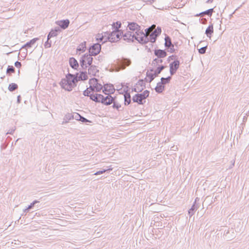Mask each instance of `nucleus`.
Here are the masks:
<instances>
[{"instance_id":"nucleus-1","label":"nucleus","mask_w":249,"mask_h":249,"mask_svg":"<svg viewBox=\"0 0 249 249\" xmlns=\"http://www.w3.org/2000/svg\"><path fill=\"white\" fill-rule=\"evenodd\" d=\"M77 83L75 75L69 73L66 75L65 78L61 79L59 84L62 89L71 91L76 86Z\"/></svg>"},{"instance_id":"nucleus-2","label":"nucleus","mask_w":249,"mask_h":249,"mask_svg":"<svg viewBox=\"0 0 249 249\" xmlns=\"http://www.w3.org/2000/svg\"><path fill=\"white\" fill-rule=\"evenodd\" d=\"M123 31H114L112 32H106L105 33V36L99 38L100 41L103 42L106 41L104 40V37H107L106 39L111 42H116L122 38Z\"/></svg>"},{"instance_id":"nucleus-3","label":"nucleus","mask_w":249,"mask_h":249,"mask_svg":"<svg viewBox=\"0 0 249 249\" xmlns=\"http://www.w3.org/2000/svg\"><path fill=\"white\" fill-rule=\"evenodd\" d=\"M93 55L88 53L83 54L79 60L80 65L83 70H86L88 66L92 65Z\"/></svg>"},{"instance_id":"nucleus-4","label":"nucleus","mask_w":249,"mask_h":249,"mask_svg":"<svg viewBox=\"0 0 249 249\" xmlns=\"http://www.w3.org/2000/svg\"><path fill=\"white\" fill-rule=\"evenodd\" d=\"M149 91L148 90H144L142 93H137L132 97V101L134 103H137L139 105H143L145 102H143L147 98L149 95Z\"/></svg>"},{"instance_id":"nucleus-5","label":"nucleus","mask_w":249,"mask_h":249,"mask_svg":"<svg viewBox=\"0 0 249 249\" xmlns=\"http://www.w3.org/2000/svg\"><path fill=\"white\" fill-rule=\"evenodd\" d=\"M131 63V60L129 59L123 58L121 59H117L116 62L117 66V71H119L121 70L125 69L127 66H128L130 65Z\"/></svg>"},{"instance_id":"nucleus-6","label":"nucleus","mask_w":249,"mask_h":249,"mask_svg":"<svg viewBox=\"0 0 249 249\" xmlns=\"http://www.w3.org/2000/svg\"><path fill=\"white\" fill-rule=\"evenodd\" d=\"M161 29L160 27L152 31L148 36V42L154 43L157 40V37L161 34Z\"/></svg>"},{"instance_id":"nucleus-7","label":"nucleus","mask_w":249,"mask_h":249,"mask_svg":"<svg viewBox=\"0 0 249 249\" xmlns=\"http://www.w3.org/2000/svg\"><path fill=\"white\" fill-rule=\"evenodd\" d=\"M122 38L127 42H134L135 40H136L139 43V36L135 37V36L132 35V32L131 31H127L126 33L122 34Z\"/></svg>"},{"instance_id":"nucleus-8","label":"nucleus","mask_w":249,"mask_h":249,"mask_svg":"<svg viewBox=\"0 0 249 249\" xmlns=\"http://www.w3.org/2000/svg\"><path fill=\"white\" fill-rule=\"evenodd\" d=\"M101 50V45L97 43L93 44L88 49V52L89 54L94 56L98 54Z\"/></svg>"},{"instance_id":"nucleus-9","label":"nucleus","mask_w":249,"mask_h":249,"mask_svg":"<svg viewBox=\"0 0 249 249\" xmlns=\"http://www.w3.org/2000/svg\"><path fill=\"white\" fill-rule=\"evenodd\" d=\"M152 27L147 28L144 30L143 32L144 35L143 36H139V43L141 44H145L148 42V36L150 33H151V30H152Z\"/></svg>"},{"instance_id":"nucleus-10","label":"nucleus","mask_w":249,"mask_h":249,"mask_svg":"<svg viewBox=\"0 0 249 249\" xmlns=\"http://www.w3.org/2000/svg\"><path fill=\"white\" fill-rule=\"evenodd\" d=\"M107 96L105 97L101 94L102 97H101L100 103L106 106H109L112 104L114 102V100H116V97H112L111 94H107Z\"/></svg>"},{"instance_id":"nucleus-11","label":"nucleus","mask_w":249,"mask_h":249,"mask_svg":"<svg viewBox=\"0 0 249 249\" xmlns=\"http://www.w3.org/2000/svg\"><path fill=\"white\" fill-rule=\"evenodd\" d=\"M179 66L180 62L178 59H175L174 61L170 63V73L171 75H173L176 73Z\"/></svg>"},{"instance_id":"nucleus-12","label":"nucleus","mask_w":249,"mask_h":249,"mask_svg":"<svg viewBox=\"0 0 249 249\" xmlns=\"http://www.w3.org/2000/svg\"><path fill=\"white\" fill-rule=\"evenodd\" d=\"M224 238L227 241H231L236 237V233L233 229L225 230L223 235Z\"/></svg>"},{"instance_id":"nucleus-13","label":"nucleus","mask_w":249,"mask_h":249,"mask_svg":"<svg viewBox=\"0 0 249 249\" xmlns=\"http://www.w3.org/2000/svg\"><path fill=\"white\" fill-rule=\"evenodd\" d=\"M99 80L95 78H92L89 79V83H91L93 88L95 89V92H100L103 89V86L101 84L99 83Z\"/></svg>"},{"instance_id":"nucleus-14","label":"nucleus","mask_w":249,"mask_h":249,"mask_svg":"<svg viewBox=\"0 0 249 249\" xmlns=\"http://www.w3.org/2000/svg\"><path fill=\"white\" fill-rule=\"evenodd\" d=\"M115 91L114 86L111 84H106L103 86V92L105 94H113Z\"/></svg>"},{"instance_id":"nucleus-15","label":"nucleus","mask_w":249,"mask_h":249,"mask_svg":"<svg viewBox=\"0 0 249 249\" xmlns=\"http://www.w3.org/2000/svg\"><path fill=\"white\" fill-rule=\"evenodd\" d=\"M74 75L76 80H77V82L79 81L86 80L88 78L87 72L86 71H80V73L77 72Z\"/></svg>"},{"instance_id":"nucleus-16","label":"nucleus","mask_w":249,"mask_h":249,"mask_svg":"<svg viewBox=\"0 0 249 249\" xmlns=\"http://www.w3.org/2000/svg\"><path fill=\"white\" fill-rule=\"evenodd\" d=\"M55 23L61 29L65 30L68 27L70 24V20L68 19L60 20L56 21Z\"/></svg>"},{"instance_id":"nucleus-17","label":"nucleus","mask_w":249,"mask_h":249,"mask_svg":"<svg viewBox=\"0 0 249 249\" xmlns=\"http://www.w3.org/2000/svg\"><path fill=\"white\" fill-rule=\"evenodd\" d=\"M127 28L132 32L135 31H138L140 28H142L141 26L135 22H128Z\"/></svg>"},{"instance_id":"nucleus-18","label":"nucleus","mask_w":249,"mask_h":249,"mask_svg":"<svg viewBox=\"0 0 249 249\" xmlns=\"http://www.w3.org/2000/svg\"><path fill=\"white\" fill-rule=\"evenodd\" d=\"M154 52V54L158 58H164L167 55L165 50L155 49Z\"/></svg>"},{"instance_id":"nucleus-19","label":"nucleus","mask_w":249,"mask_h":249,"mask_svg":"<svg viewBox=\"0 0 249 249\" xmlns=\"http://www.w3.org/2000/svg\"><path fill=\"white\" fill-rule=\"evenodd\" d=\"M200 204L199 203L194 202L191 208L188 210V214L190 217L192 216L196 211L199 208Z\"/></svg>"},{"instance_id":"nucleus-20","label":"nucleus","mask_w":249,"mask_h":249,"mask_svg":"<svg viewBox=\"0 0 249 249\" xmlns=\"http://www.w3.org/2000/svg\"><path fill=\"white\" fill-rule=\"evenodd\" d=\"M61 32L59 27H56L54 29H52L48 35V40H50L51 38L56 36L58 33Z\"/></svg>"},{"instance_id":"nucleus-21","label":"nucleus","mask_w":249,"mask_h":249,"mask_svg":"<svg viewBox=\"0 0 249 249\" xmlns=\"http://www.w3.org/2000/svg\"><path fill=\"white\" fill-rule=\"evenodd\" d=\"M69 64L70 66L74 70H78L79 63L77 60L74 57H71L69 59Z\"/></svg>"},{"instance_id":"nucleus-22","label":"nucleus","mask_w":249,"mask_h":249,"mask_svg":"<svg viewBox=\"0 0 249 249\" xmlns=\"http://www.w3.org/2000/svg\"><path fill=\"white\" fill-rule=\"evenodd\" d=\"M213 12H214V8H210V9H208L205 11L202 12L199 14H197L195 16L196 17H199V16L203 17L205 15H207L208 16L211 17Z\"/></svg>"},{"instance_id":"nucleus-23","label":"nucleus","mask_w":249,"mask_h":249,"mask_svg":"<svg viewBox=\"0 0 249 249\" xmlns=\"http://www.w3.org/2000/svg\"><path fill=\"white\" fill-rule=\"evenodd\" d=\"M86 49V42L84 41L81 43L77 47L76 49L77 53H79V54H81L82 53H84L85 52Z\"/></svg>"},{"instance_id":"nucleus-24","label":"nucleus","mask_w":249,"mask_h":249,"mask_svg":"<svg viewBox=\"0 0 249 249\" xmlns=\"http://www.w3.org/2000/svg\"><path fill=\"white\" fill-rule=\"evenodd\" d=\"M165 89V86L163 85L162 82H159L157 83V86L155 88V90L158 93H162Z\"/></svg>"},{"instance_id":"nucleus-25","label":"nucleus","mask_w":249,"mask_h":249,"mask_svg":"<svg viewBox=\"0 0 249 249\" xmlns=\"http://www.w3.org/2000/svg\"><path fill=\"white\" fill-rule=\"evenodd\" d=\"M121 88L118 89L120 94H125L126 93H129L128 92L129 88L127 86V84L124 86V83L121 84Z\"/></svg>"},{"instance_id":"nucleus-26","label":"nucleus","mask_w":249,"mask_h":249,"mask_svg":"<svg viewBox=\"0 0 249 249\" xmlns=\"http://www.w3.org/2000/svg\"><path fill=\"white\" fill-rule=\"evenodd\" d=\"M89 67L88 69V74L89 75L94 76L97 72H99V70L97 69V67L95 65H92Z\"/></svg>"},{"instance_id":"nucleus-27","label":"nucleus","mask_w":249,"mask_h":249,"mask_svg":"<svg viewBox=\"0 0 249 249\" xmlns=\"http://www.w3.org/2000/svg\"><path fill=\"white\" fill-rule=\"evenodd\" d=\"M101 97H102L101 94L92 93L90 96V99L96 103H100Z\"/></svg>"},{"instance_id":"nucleus-28","label":"nucleus","mask_w":249,"mask_h":249,"mask_svg":"<svg viewBox=\"0 0 249 249\" xmlns=\"http://www.w3.org/2000/svg\"><path fill=\"white\" fill-rule=\"evenodd\" d=\"M213 33V27L212 24H210L206 29L205 31V34L207 37L211 38L212 34Z\"/></svg>"},{"instance_id":"nucleus-29","label":"nucleus","mask_w":249,"mask_h":249,"mask_svg":"<svg viewBox=\"0 0 249 249\" xmlns=\"http://www.w3.org/2000/svg\"><path fill=\"white\" fill-rule=\"evenodd\" d=\"M124 104L125 106H128L131 103V95L130 93H126L124 94Z\"/></svg>"},{"instance_id":"nucleus-30","label":"nucleus","mask_w":249,"mask_h":249,"mask_svg":"<svg viewBox=\"0 0 249 249\" xmlns=\"http://www.w3.org/2000/svg\"><path fill=\"white\" fill-rule=\"evenodd\" d=\"M164 40V46L165 48L170 47L171 45L173 44L171 37L167 35H165Z\"/></svg>"},{"instance_id":"nucleus-31","label":"nucleus","mask_w":249,"mask_h":249,"mask_svg":"<svg viewBox=\"0 0 249 249\" xmlns=\"http://www.w3.org/2000/svg\"><path fill=\"white\" fill-rule=\"evenodd\" d=\"M122 24L120 21H117L113 23L112 24V28L114 31H122L119 29L121 28Z\"/></svg>"},{"instance_id":"nucleus-32","label":"nucleus","mask_w":249,"mask_h":249,"mask_svg":"<svg viewBox=\"0 0 249 249\" xmlns=\"http://www.w3.org/2000/svg\"><path fill=\"white\" fill-rule=\"evenodd\" d=\"M31 47V40L28 42L24 46H23L20 51H22V53H27V48H30Z\"/></svg>"},{"instance_id":"nucleus-33","label":"nucleus","mask_w":249,"mask_h":249,"mask_svg":"<svg viewBox=\"0 0 249 249\" xmlns=\"http://www.w3.org/2000/svg\"><path fill=\"white\" fill-rule=\"evenodd\" d=\"M165 66L164 65H160L159 66L157 69L154 71V72L153 73L155 75L158 76V75L165 68Z\"/></svg>"},{"instance_id":"nucleus-34","label":"nucleus","mask_w":249,"mask_h":249,"mask_svg":"<svg viewBox=\"0 0 249 249\" xmlns=\"http://www.w3.org/2000/svg\"><path fill=\"white\" fill-rule=\"evenodd\" d=\"M73 117V116H72L71 113H67V114L65 115V116L64 117L62 124L67 123L69 121L72 120Z\"/></svg>"},{"instance_id":"nucleus-35","label":"nucleus","mask_w":249,"mask_h":249,"mask_svg":"<svg viewBox=\"0 0 249 249\" xmlns=\"http://www.w3.org/2000/svg\"><path fill=\"white\" fill-rule=\"evenodd\" d=\"M146 76L149 78V80L146 78H145V81L148 82L149 83H151L156 77V75H155L153 73H150L148 72H147L146 73Z\"/></svg>"},{"instance_id":"nucleus-36","label":"nucleus","mask_w":249,"mask_h":249,"mask_svg":"<svg viewBox=\"0 0 249 249\" xmlns=\"http://www.w3.org/2000/svg\"><path fill=\"white\" fill-rule=\"evenodd\" d=\"M112 170V168L111 167V166H110L109 167H107L105 169H103L101 170H100V171H98L97 172H96L94 175H100V174H102L106 172H109L110 171H111Z\"/></svg>"},{"instance_id":"nucleus-37","label":"nucleus","mask_w":249,"mask_h":249,"mask_svg":"<svg viewBox=\"0 0 249 249\" xmlns=\"http://www.w3.org/2000/svg\"><path fill=\"white\" fill-rule=\"evenodd\" d=\"M18 89V85L16 83H11L9 85L8 90L13 92Z\"/></svg>"},{"instance_id":"nucleus-38","label":"nucleus","mask_w":249,"mask_h":249,"mask_svg":"<svg viewBox=\"0 0 249 249\" xmlns=\"http://www.w3.org/2000/svg\"><path fill=\"white\" fill-rule=\"evenodd\" d=\"M134 32L135 33L132 32V35H134L136 37H137V36H143V35H144L143 29L142 28H140L138 31H135Z\"/></svg>"},{"instance_id":"nucleus-39","label":"nucleus","mask_w":249,"mask_h":249,"mask_svg":"<svg viewBox=\"0 0 249 249\" xmlns=\"http://www.w3.org/2000/svg\"><path fill=\"white\" fill-rule=\"evenodd\" d=\"M161 58H156L153 59L151 65L153 67H156L158 63H162L163 62V60L160 59Z\"/></svg>"},{"instance_id":"nucleus-40","label":"nucleus","mask_w":249,"mask_h":249,"mask_svg":"<svg viewBox=\"0 0 249 249\" xmlns=\"http://www.w3.org/2000/svg\"><path fill=\"white\" fill-rule=\"evenodd\" d=\"M171 79H172L171 76H169L166 78L161 77L160 79V81L162 82L163 85L165 86V85L170 83Z\"/></svg>"},{"instance_id":"nucleus-41","label":"nucleus","mask_w":249,"mask_h":249,"mask_svg":"<svg viewBox=\"0 0 249 249\" xmlns=\"http://www.w3.org/2000/svg\"><path fill=\"white\" fill-rule=\"evenodd\" d=\"M15 72V69L13 66H8L6 70V73L9 75H11V73Z\"/></svg>"},{"instance_id":"nucleus-42","label":"nucleus","mask_w":249,"mask_h":249,"mask_svg":"<svg viewBox=\"0 0 249 249\" xmlns=\"http://www.w3.org/2000/svg\"><path fill=\"white\" fill-rule=\"evenodd\" d=\"M112 107L113 108H115L117 109L118 111L121 110L120 108L121 107V105L120 104L116 102V100H114V102L112 103Z\"/></svg>"},{"instance_id":"nucleus-43","label":"nucleus","mask_w":249,"mask_h":249,"mask_svg":"<svg viewBox=\"0 0 249 249\" xmlns=\"http://www.w3.org/2000/svg\"><path fill=\"white\" fill-rule=\"evenodd\" d=\"M207 45H206L205 46L202 47L198 49V53L201 54H203L205 53L206 50L207 49Z\"/></svg>"},{"instance_id":"nucleus-44","label":"nucleus","mask_w":249,"mask_h":249,"mask_svg":"<svg viewBox=\"0 0 249 249\" xmlns=\"http://www.w3.org/2000/svg\"><path fill=\"white\" fill-rule=\"evenodd\" d=\"M166 49H168V51L170 52V53H174L176 52V49L174 48V44H172L170 47H168L167 48H166Z\"/></svg>"},{"instance_id":"nucleus-45","label":"nucleus","mask_w":249,"mask_h":249,"mask_svg":"<svg viewBox=\"0 0 249 249\" xmlns=\"http://www.w3.org/2000/svg\"><path fill=\"white\" fill-rule=\"evenodd\" d=\"M71 114H72V116H73V117L72 118V120L73 119H75L76 121H79V119H80L79 118L81 117V115H80L78 113H71Z\"/></svg>"},{"instance_id":"nucleus-46","label":"nucleus","mask_w":249,"mask_h":249,"mask_svg":"<svg viewBox=\"0 0 249 249\" xmlns=\"http://www.w3.org/2000/svg\"><path fill=\"white\" fill-rule=\"evenodd\" d=\"M91 91L89 90L88 89H87L83 91V95L85 96H88L90 98V96H91L92 93H90Z\"/></svg>"},{"instance_id":"nucleus-47","label":"nucleus","mask_w":249,"mask_h":249,"mask_svg":"<svg viewBox=\"0 0 249 249\" xmlns=\"http://www.w3.org/2000/svg\"><path fill=\"white\" fill-rule=\"evenodd\" d=\"M79 121H81L82 123H90L91 121L81 116L80 118H79Z\"/></svg>"},{"instance_id":"nucleus-48","label":"nucleus","mask_w":249,"mask_h":249,"mask_svg":"<svg viewBox=\"0 0 249 249\" xmlns=\"http://www.w3.org/2000/svg\"><path fill=\"white\" fill-rule=\"evenodd\" d=\"M52 41H50V40H47V41L45 42L44 47L45 48H49L51 47Z\"/></svg>"},{"instance_id":"nucleus-49","label":"nucleus","mask_w":249,"mask_h":249,"mask_svg":"<svg viewBox=\"0 0 249 249\" xmlns=\"http://www.w3.org/2000/svg\"><path fill=\"white\" fill-rule=\"evenodd\" d=\"M178 59V56L176 55H172L169 56L167 58V61L169 62L171 60H174V61Z\"/></svg>"},{"instance_id":"nucleus-50","label":"nucleus","mask_w":249,"mask_h":249,"mask_svg":"<svg viewBox=\"0 0 249 249\" xmlns=\"http://www.w3.org/2000/svg\"><path fill=\"white\" fill-rule=\"evenodd\" d=\"M137 85L145 87V83L142 79H140L137 82Z\"/></svg>"},{"instance_id":"nucleus-51","label":"nucleus","mask_w":249,"mask_h":249,"mask_svg":"<svg viewBox=\"0 0 249 249\" xmlns=\"http://www.w3.org/2000/svg\"><path fill=\"white\" fill-rule=\"evenodd\" d=\"M89 87L88 89L90 91H91V92H95V89H94V88H93V85L91 84V83H89Z\"/></svg>"},{"instance_id":"nucleus-52","label":"nucleus","mask_w":249,"mask_h":249,"mask_svg":"<svg viewBox=\"0 0 249 249\" xmlns=\"http://www.w3.org/2000/svg\"><path fill=\"white\" fill-rule=\"evenodd\" d=\"M16 130V127H14V128H12L11 129H10L6 133V135L7 134H13V132L15 131Z\"/></svg>"},{"instance_id":"nucleus-53","label":"nucleus","mask_w":249,"mask_h":249,"mask_svg":"<svg viewBox=\"0 0 249 249\" xmlns=\"http://www.w3.org/2000/svg\"><path fill=\"white\" fill-rule=\"evenodd\" d=\"M96 59H97L99 62H102L104 59V57L100 55L97 57V58H96Z\"/></svg>"},{"instance_id":"nucleus-54","label":"nucleus","mask_w":249,"mask_h":249,"mask_svg":"<svg viewBox=\"0 0 249 249\" xmlns=\"http://www.w3.org/2000/svg\"><path fill=\"white\" fill-rule=\"evenodd\" d=\"M15 66L17 68H20L21 66V62L17 61L15 63Z\"/></svg>"},{"instance_id":"nucleus-55","label":"nucleus","mask_w":249,"mask_h":249,"mask_svg":"<svg viewBox=\"0 0 249 249\" xmlns=\"http://www.w3.org/2000/svg\"><path fill=\"white\" fill-rule=\"evenodd\" d=\"M38 203H39V201H38L37 200L33 201L32 202V209H33V208L36 206V205Z\"/></svg>"},{"instance_id":"nucleus-56","label":"nucleus","mask_w":249,"mask_h":249,"mask_svg":"<svg viewBox=\"0 0 249 249\" xmlns=\"http://www.w3.org/2000/svg\"><path fill=\"white\" fill-rule=\"evenodd\" d=\"M142 89H137L136 88H134L132 89V91L139 92H141Z\"/></svg>"},{"instance_id":"nucleus-57","label":"nucleus","mask_w":249,"mask_h":249,"mask_svg":"<svg viewBox=\"0 0 249 249\" xmlns=\"http://www.w3.org/2000/svg\"><path fill=\"white\" fill-rule=\"evenodd\" d=\"M43 230V229H41V228H40L39 230L34 229L33 228V227H32V231H40V232H42V230Z\"/></svg>"},{"instance_id":"nucleus-58","label":"nucleus","mask_w":249,"mask_h":249,"mask_svg":"<svg viewBox=\"0 0 249 249\" xmlns=\"http://www.w3.org/2000/svg\"><path fill=\"white\" fill-rule=\"evenodd\" d=\"M21 99V98L20 95H18V97H17V102H18V103H20Z\"/></svg>"},{"instance_id":"nucleus-59","label":"nucleus","mask_w":249,"mask_h":249,"mask_svg":"<svg viewBox=\"0 0 249 249\" xmlns=\"http://www.w3.org/2000/svg\"><path fill=\"white\" fill-rule=\"evenodd\" d=\"M31 209V204H30L28 206V208H27V209H25V210H24V212H26L27 211H29V210H30Z\"/></svg>"},{"instance_id":"nucleus-60","label":"nucleus","mask_w":249,"mask_h":249,"mask_svg":"<svg viewBox=\"0 0 249 249\" xmlns=\"http://www.w3.org/2000/svg\"><path fill=\"white\" fill-rule=\"evenodd\" d=\"M37 39H38L37 38H35L32 39V45L33 44H34Z\"/></svg>"},{"instance_id":"nucleus-61","label":"nucleus","mask_w":249,"mask_h":249,"mask_svg":"<svg viewBox=\"0 0 249 249\" xmlns=\"http://www.w3.org/2000/svg\"><path fill=\"white\" fill-rule=\"evenodd\" d=\"M177 149V147L176 146H172L171 148V149L172 150H174V151H176V149Z\"/></svg>"},{"instance_id":"nucleus-62","label":"nucleus","mask_w":249,"mask_h":249,"mask_svg":"<svg viewBox=\"0 0 249 249\" xmlns=\"http://www.w3.org/2000/svg\"><path fill=\"white\" fill-rule=\"evenodd\" d=\"M213 0H207V1H206V3H212L213 2Z\"/></svg>"},{"instance_id":"nucleus-63","label":"nucleus","mask_w":249,"mask_h":249,"mask_svg":"<svg viewBox=\"0 0 249 249\" xmlns=\"http://www.w3.org/2000/svg\"><path fill=\"white\" fill-rule=\"evenodd\" d=\"M145 49H147L148 50V52H150L151 51L150 48H148V46H145Z\"/></svg>"},{"instance_id":"nucleus-64","label":"nucleus","mask_w":249,"mask_h":249,"mask_svg":"<svg viewBox=\"0 0 249 249\" xmlns=\"http://www.w3.org/2000/svg\"><path fill=\"white\" fill-rule=\"evenodd\" d=\"M199 198L198 197H196L195 200L194 202L197 203V201H199Z\"/></svg>"}]
</instances>
